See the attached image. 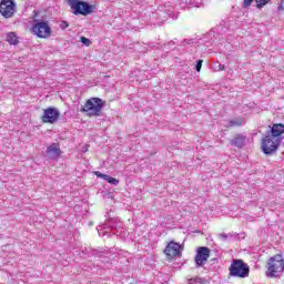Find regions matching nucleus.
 Here are the masks:
<instances>
[{"mask_svg":"<svg viewBox=\"0 0 284 284\" xmlns=\"http://www.w3.org/2000/svg\"><path fill=\"white\" fill-rule=\"evenodd\" d=\"M47 155L50 159H59V156H61V148L59 146V144L52 143L50 146H48Z\"/></svg>","mask_w":284,"mask_h":284,"instance_id":"12","label":"nucleus"},{"mask_svg":"<svg viewBox=\"0 0 284 284\" xmlns=\"http://www.w3.org/2000/svg\"><path fill=\"white\" fill-rule=\"evenodd\" d=\"M164 254H166L169 258H175V256H181V244L176 242H170L164 250Z\"/></svg>","mask_w":284,"mask_h":284,"instance_id":"11","label":"nucleus"},{"mask_svg":"<svg viewBox=\"0 0 284 284\" xmlns=\"http://www.w3.org/2000/svg\"><path fill=\"white\" fill-rule=\"evenodd\" d=\"M284 272V260L283 255L277 254L268 260V266L266 271V276L268 278H276L278 274H283Z\"/></svg>","mask_w":284,"mask_h":284,"instance_id":"2","label":"nucleus"},{"mask_svg":"<svg viewBox=\"0 0 284 284\" xmlns=\"http://www.w3.org/2000/svg\"><path fill=\"white\" fill-rule=\"evenodd\" d=\"M81 43H83V45H90L92 42L90 41V39L85 38V37H81L80 38Z\"/></svg>","mask_w":284,"mask_h":284,"instance_id":"21","label":"nucleus"},{"mask_svg":"<svg viewBox=\"0 0 284 284\" xmlns=\"http://www.w3.org/2000/svg\"><path fill=\"white\" fill-rule=\"evenodd\" d=\"M270 132L272 139H281V134H284V124H273Z\"/></svg>","mask_w":284,"mask_h":284,"instance_id":"13","label":"nucleus"},{"mask_svg":"<svg viewBox=\"0 0 284 284\" xmlns=\"http://www.w3.org/2000/svg\"><path fill=\"white\" fill-rule=\"evenodd\" d=\"M229 270L230 276L235 278H247L250 276V265L243 262V260H233Z\"/></svg>","mask_w":284,"mask_h":284,"instance_id":"4","label":"nucleus"},{"mask_svg":"<svg viewBox=\"0 0 284 284\" xmlns=\"http://www.w3.org/2000/svg\"><path fill=\"white\" fill-rule=\"evenodd\" d=\"M272 0H255L257 10H262V8H265L267 3H270Z\"/></svg>","mask_w":284,"mask_h":284,"instance_id":"19","label":"nucleus"},{"mask_svg":"<svg viewBox=\"0 0 284 284\" xmlns=\"http://www.w3.org/2000/svg\"><path fill=\"white\" fill-rule=\"evenodd\" d=\"M252 1L254 0H244L243 8H250L252 6Z\"/></svg>","mask_w":284,"mask_h":284,"instance_id":"24","label":"nucleus"},{"mask_svg":"<svg viewBox=\"0 0 284 284\" xmlns=\"http://www.w3.org/2000/svg\"><path fill=\"white\" fill-rule=\"evenodd\" d=\"M220 236H221V239H224V240L227 239V235H225V234H221Z\"/></svg>","mask_w":284,"mask_h":284,"instance_id":"27","label":"nucleus"},{"mask_svg":"<svg viewBox=\"0 0 284 284\" xmlns=\"http://www.w3.org/2000/svg\"><path fill=\"white\" fill-rule=\"evenodd\" d=\"M69 27H70V24L68 23V21H62V22L60 23L61 30H65V29L69 28Z\"/></svg>","mask_w":284,"mask_h":284,"instance_id":"23","label":"nucleus"},{"mask_svg":"<svg viewBox=\"0 0 284 284\" xmlns=\"http://www.w3.org/2000/svg\"><path fill=\"white\" fill-rule=\"evenodd\" d=\"M170 44L174 45V42L171 41Z\"/></svg>","mask_w":284,"mask_h":284,"instance_id":"28","label":"nucleus"},{"mask_svg":"<svg viewBox=\"0 0 284 284\" xmlns=\"http://www.w3.org/2000/svg\"><path fill=\"white\" fill-rule=\"evenodd\" d=\"M201 68H203V60H199L195 65L196 72H201Z\"/></svg>","mask_w":284,"mask_h":284,"instance_id":"22","label":"nucleus"},{"mask_svg":"<svg viewBox=\"0 0 284 284\" xmlns=\"http://www.w3.org/2000/svg\"><path fill=\"white\" fill-rule=\"evenodd\" d=\"M103 105L105 104L100 98H91L85 102L81 111L87 112L89 116H99L103 110Z\"/></svg>","mask_w":284,"mask_h":284,"instance_id":"5","label":"nucleus"},{"mask_svg":"<svg viewBox=\"0 0 284 284\" xmlns=\"http://www.w3.org/2000/svg\"><path fill=\"white\" fill-rule=\"evenodd\" d=\"M210 248L206 246H200L196 250V255H195V265L196 267H203L205 263H207V258H210Z\"/></svg>","mask_w":284,"mask_h":284,"instance_id":"10","label":"nucleus"},{"mask_svg":"<svg viewBox=\"0 0 284 284\" xmlns=\"http://www.w3.org/2000/svg\"><path fill=\"white\" fill-rule=\"evenodd\" d=\"M73 14L82 17H88V14H94L97 12V4H90L83 0H68Z\"/></svg>","mask_w":284,"mask_h":284,"instance_id":"1","label":"nucleus"},{"mask_svg":"<svg viewBox=\"0 0 284 284\" xmlns=\"http://www.w3.org/2000/svg\"><path fill=\"white\" fill-rule=\"evenodd\" d=\"M31 31L38 39H49V37H52V28L45 20L33 19Z\"/></svg>","mask_w":284,"mask_h":284,"instance_id":"3","label":"nucleus"},{"mask_svg":"<svg viewBox=\"0 0 284 284\" xmlns=\"http://www.w3.org/2000/svg\"><path fill=\"white\" fill-rule=\"evenodd\" d=\"M194 43V40H183L182 45H192Z\"/></svg>","mask_w":284,"mask_h":284,"instance_id":"25","label":"nucleus"},{"mask_svg":"<svg viewBox=\"0 0 284 284\" xmlns=\"http://www.w3.org/2000/svg\"><path fill=\"white\" fill-rule=\"evenodd\" d=\"M95 176H98V179H103V181H106V183H110V185H118L119 184V180L108 175V174H103L99 171H97Z\"/></svg>","mask_w":284,"mask_h":284,"instance_id":"14","label":"nucleus"},{"mask_svg":"<svg viewBox=\"0 0 284 284\" xmlns=\"http://www.w3.org/2000/svg\"><path fill=\"white\" fill-rule=\"evenodd\" d=\"M7 41L10 43V45H17V43H19V38L17 37V33L9 32L7 34Z\"/></svg>","mask_w":284,"mask_h":284,"instance_id":"16","label":"nucleus"},{"mask_svg":"<svg viewBox=\"0 0 284 284\" xmlns=\"http://www.w3.org/2000/svg\"><path fill=\"white\" fill-rule=\"evenodd\" d=\"M241 125H243V119L231 120L229 122L230 128H234V126L241 128Z\"/></svg>","mask_w":284,"mask_h":284,"instance_id":"18","label":"nucleus"},{"mask_svg":"<svg viewBox=\"0 0 284 284\" xmlns=\"http://www.w3.org/2000/svg\"><path fill=\"white\" fill-rule=\"evenodd\" d=\"M278 10H283V12H284V0L281 1V4H280V7H278Z\"/></svg>","mask_w":284,"mask_h":284,"instance_id":"26","label":"nucleus"},{"mask_svg":"<svg viewBox=\"0 0 284 284\" xmlns=\"http://www.w3.org/2000/svg\"><path fill=\"white\" fill-rule=\"evenodd\" d=\"M232 145H235V148H243V145H245V135L237 134L234 140H232Z\"/></svg>","mask_w":284,"mask_h":284,"instance_id":"15","label":"nucleus"},{"mask_svg":"<svg viewBox=\"0 0 284 284\" xmlns=\"http://www.w3.org/2000/svg\"><path fill=\"white\" fill-rule=\"evenodd\" d=\"M99 236H110V230H116L114 234L119 236L121 232L119 230H123V223L118 222L116 219L109 220L105 224L97 227Z\"/></svg>","mask_w":284,"mask_h":284,"instance_id":"6","label":"nucleus"},{"mask_svg":"<svg viewBox=\"0 0 284 284\" xmlns=\"http://www.w3.org/2000/svg\"><path fill=\"white\" fill-rule=\"evenodd\" d=\"M0 14L4 19H12V17L17 14V2H14V0H1Z\"/></svg>","mask_w":284,"mask_h":284,"instance_id":"8","label":"nucleus"},{"mask_svg":"<svg viewBox=\"0 0 284 284\" xmlns=\"http://www.w3.org/2000/svg\"><path fill=\"white\" fill-rule=\"evenodd\" d=\"M281 145V138H272V135H265L262 139V152L266 155H272L278 150Z\"/></svg>","mask_w":284,"mask_h":284,"instance_id":"7","label":"nucleus"},{"mask_svg":"<svg viewBox=\"0 0 284 284\" xmlns=\"http://www.w3.org/2000/svg\"><path fill=\"white\" fill-rule=\"evenodd\" d=\"M59 116H61L59 110L57 108L49 106L43 111V114L41 116L42 123L54 124L59 121Z\"/></svg>","mask_w":284,"mask_h":284,"instance_id":"9","label":"nucleus"},{"mask_svg":"<svg viewBox=\"0 0 284 284\" xmlns=\"http://www.w3.org/2000/svg\"><path fill=\"white\" fill-rule=\"evenodd\" d=\"M211 68L213 72H223V70H225V64H221V62H214Z\"/></svg>","mask_w":284,"mask_h":284,"instance_id":"17","label":"nucleus"},{"mask_svg":"<svg viewBox=\"0 0 284 284\" xmlns=\"http://www.w3.org/2000/svg\"><path fill=\"white\" fill-rule=\"evenodd\" d=\"M205 283V280L201 277H192L189 280V284H203Z\"/></svg>","mask_w":284,"mask_h":284,"instance_id":"20","label":"nucleus"}]
</instances>
